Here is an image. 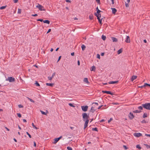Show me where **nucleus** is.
I'll return each instance as SVG.
<instances>
[{"instance_id":"7","label":"nucleus","mask_w":150,"mask_h":150,"mask_svg":"<svg viewBox=\"0 0 150 150\" xmlns=\"http://www.w3.org/2000/svg\"><path fill=\"white\" fill-rule=\"evenodd\" d=\"M133 135L134 136L137 137H139L142 136V134L140 133H134Z\"/></svg>"},{"instance_id":"46","label":"nucleus","mask_w":150,"mask_h":150,"mask_svg":"<svg viewBox=\"0 0 150 150\" xmlns=\"http://www.w3.org/2000/svg\"><path fill=\"white\" fill-rule=\"evenodd\" d=\"M112 120V118H110L109 120L108 121V123H110Z\"/></svg>"},{"instance_id":"12","label":"nucleus","mask_w":150,"mask_h":150,"mask_svg":"<svg viewBox=\"0 0 150 150\" xmlns=\"http://www.w3.org/2000/svg\"><path fill=\"white\" fill-rule=\"evenodd\" d=\"M125 42L127 43H129L130 42V38L129 36H127Z\"/></svg>"},{"instance_id":"30","label":"nucleus","mask_w":150,"mask_h":150,"mask_svg":"<svg viewBox=\"0 0 150 150\" xmlns=\"http://www.w3.org/2000/svg\"><path fill=\"white\" fill-rule=\"evenodd\" d=\"M147 117V114L146 113H144L143 115V117L145 118Z\"/></svg>"},{"instance_id":"50","label":"nucleus","mask_w":150,"mask_h":150,"mask_svg":"<svg viewBox=\"0 0 150 150\" xmlns=\"http://www.w3.org/2000/svg\"><path fill=\"white\" fill-rule=\"evenodd\" d=\"M13 1L14 3H16L18 2V0H13Z\"/></svg>"},{"instance_id":"59","label":"nucleus","mask_w":150,"mask_h":150,"mask_svg":"<svg viewBox=\"0 0 150 150\" xmlns=\"http://www.w3.org/2000/svg\"><path fill=\"white\" fill-rule=\"evenodd\" d=\"M145 136H147V137H150V134H145Z\"/></svg>"},{"instance_id":"64","label":"nucleus","mask_w":150,"mask_h":150,"mask_svg":"<svg viewBox=\"0 0 150 150\" xmlns=\"http://www.w3.org/2000/svg\"><path fill=\"white\" fill-rule=\"evenodd\" d=\"M71 56H74V52H72L71 54Z\"/></svg>"},{"instance_id":"33","label":"nucleus","mask_w":150,"mask_h":150,"mask_svg":"<svg viewBox=\"0 0 150 150\" xmlns=\"http://www.w3.org/2000/svg\"><path fill=\"white\" fill-rule=\"evenodd\" d=\"M136 148L139 149H141V148L140 145L139 144H138L136 145Z\"/></svg>"},{"instance_id":"55","label":"nucleus","mask_w":150,"mask_h":150,"mask_svg":"<svg viewBox=\"0 0 150 150\" xmlns=\"http://www.w3.org/2000/svg\"><path fill=\"white\" fill-rule=\"evenodd\" d=\"M55 73H53L52 75V77L53 78V77H54V76H55Z\"/></svg>"},{"instance_id":"43","label":"nucleus","mask_w":150,"mask_h":150,"mask_svg":"<svg viewBox=\"0 0 150 150\" xmlns=\"http://www.w3.org/2000/svg\"><path fill=\"white\" fill-rule=\"evenodd\" d=\"M48 79L49 80H51L53 78L52 76H48Z\"/></svg>"},{"instance_id":"38","label":"nucleus","mask_w":150,"mask_h":150,"mask_svg":"<svg viewBox=\"0 0 150 150\" xmlns=\"http://www.w3.org/2000/svg\"><path fill=\"white\" fill-rule=\"evenodd\" d=\"M150 86V84H149L147 83H144V87L145 86Z\"/></svg>"},{"instance_id":"25","label":"nucleus","mask_w":150,"mask_h":150,"mask_svg":"<svg viewBox=\"0 0 150 150\" xmlns=\"http://www.w3.org/2000/svg\"><path fill=\"white\" fill-rule=\"evenodd\" d=\"M101 38L103 40H105L106 39V37L103 35L102 36Z\"/></svg>"},{"instance_id":"10","label":"nucleus","mask_w":150,"mask_h":150,"mask_svg":"<svg viewBox=\"0 0 150 150\" xmlns=\"http://www.w3.org/2000/svg\"><path fill=\"white\" fill-rule=\"evenodd\" d=\"M128 117L130 119L132 120L133 119L134 116L132 113L131 112H130L128 115Z\"/></svg>"},{"instance_id":"23","label":"nucleus","mask_w":150,"mask_h":150,"mask_svg":"<svg viewBox=\"0 0 150 150\" xmlns=\"http://www.w3.org/2000/svg\"><path fill=\"white\" fill-rule=\"evenodd\" d=\"M141 112V110H136L133 111V112L134 113H139Z\"/></svg>"},{"instance_id":"52","label":"nucleus","mask_w":150,"mask_h":150,"mask_svg":"<svg viewBox=\"0 0 150 150\" xmlns=\"http://www.w3.org/2000/svg\"><path fill=\"white\" fill-rule=\"evenodd\" d=\"M94 104H96L97 106L98 105V103H93L92 104L93 105Z\"/></svg>"},{"instance_id":"36","label":"nucleus","mask_w":150,"mask_h":150,"mask_svg":"<svg viewBox=\"0 0 150 150\" xmlns=\"http://www.w3.org/2000/svg\"><path fill=\"white\" fill-rule=\"evenodd\" d=\"M6 6H1L0 7V9L2 10L4 9L5 8H6Z\"/></svg>"},{"instance_id":"34","label":"nucleus","mask_w":150,"mask_h":150,"mask_svg":"<svg viewBox=\"0 0 150 150\" xmlns=\"http://www.w3.org/2000/svg\"><path fill=\"white\" fill-rule=\"evenodd\" d=\"M143 107L142 106H139L138 108L139 109L141 110H142L143 109Z\"/></svg>"},{"instance_id":"6","label":"nucleus","mask_w":150,"mask_h":150,"mask_svg":"<svg viewBox=\"0 0 150 150\" xmlns=\"http://www.w3.org/2000/svg\"><path fill=\"white\" fill-rule=\"evenodd\" d=\"M8 79L10 82H13L15 80V78L12 77H8Z\"/></svg>"},{"instance_id":"1","label":"nucleus","mask_w":150,"mask_h":150,"mask_svg":"<svg viewBox=\"0 0 150 150\" xmlns=\"http://www.w3.org/2000/svg\"><path fill=\"white\" fill-rule=\"evenodd\" d=\"M142 106L145 109L148 110H150V102L148 103H146L142 104Z\"/></svg>"},{"instance_id":"39","label":"nucleus","mask_w":150,"mask_h":150,"mask_svg":"<svg viewBox=\"0 0 150 150\" xmlns=\"http://www.w3.org/2000/svg\"><path fill=\"white\" fill-rule=\"evenodd\" d=\"M32 125L34 128H35L36 129H38L37 127H36L34 125L33 123H32Z\"/></svg>"},{"instance_id":"53","label":"nucleus","mask_w":150,"mask_h":150,"mask_svg":"<svg viewBox=\"0 0 150 150\" xmlns=\"http://www.w3.org/2000/svg\"><path fill=\"white\" fill-rule=\"evenodd\" d=\"M38 16V15H37V14H32V16Z\"/></svg>"},{"instance_id":"2","label":"nucleus","mask_w":150,"mask_h":150,"mask_svg":"<svg viewBox=\"0 0 150 150\" xmlns=\"http://www.w3.org/2000/svg\"><path fill=\"white\" fill-rule=\"evenodd\" d=\"M82 116H83V121H85L86 120H88L89 118L88 115H87V113H83L82 114Z\"/></svg>"},{"instance_id":"28","label":"nucleus","mask_w":150,"mask_h":150,"mask_svg":"<svg viewBox=\"0 0 150 150\" xmlns=\"http://www.w3.org/2000/svg\"><path fill=\"white\" fill-rule=\"evenodd\" d=\"M27 98L29 100H30V101L32 102V103H34L35 102V101L34 100H33V99L30 98H29L28 97H27Z\"/></svg>"},{"instance_id":"22","label":"nucleus","mask_w":150,"mask_h":150,"mask_svg":"<svg viewBox=\"0 0 150 150\" xmlns=\"http://www.w3.org/2000/svg\"><path fill=\"white\" fill-rule=\"evenodd\" d=\"M81 47L82 50L83 51L85 50L86 47L84 45H82L81 46Z\"/></svg>"},{"instance_id":"37","label":"nucleus","mask_w":150,"mask_h":150,"mask_svg":"<svg viewBox=\"0 0 150 150\" xmlns=\"http://www.w3.org/2000/svg\"><path fill=\"white\" fill-rule=\"evenodd\" d=\"M21 9L18 8V13L20 14L21 13Z\"/></svg>"},{"instance_id":"9","label":"nucleus","mask_w":150,"mask_h":150,"mask_svg":"<svg viewBox=\"0 0 150 150\" xmlns=\"http://www.w3.org/2000/svg\"><path fill=\"white\" fill-rule=\"evenodd\" d=\"M97 18L98 20V21L100 23V24L102 25V19H100V18L101 17V14H99V15H98V16H97Z\"/></svg>"},{"instance_id":"15","label":"nucleus","mask_w":150,"mask_h":150,"mask_svg":"<svg viewBox=\"0 0 150 150\" xmlns=\"http://www.w3.org/2000/svg\"><path fill=\"white\" fill-rule=\"evenodd\" d=\"M111 9L112 11V13L115 14L117 11V10L115 8H111Z\"/></svg>"},{"instance_id":"4","label":"nucleus","mask_w":150,"mask_h":150,"mask_svg":"<svg viewBox=\"0 0 150 150\" xmlns=\"http://www.w3.org/2000/svg\"><path fill=\"white\" fill-rule=\"evenodd\" d=\"M81 108L82 110L86 112L87 110L88 107L87 105L86 106H81Z\"/></svg>"},{"instance_id":"3","label":"nucleus","mask_w":150,"mask_h":150,"mask_svg":"<svg viewBox=\"0 0 150 150\" xmlns=\"http://www.w3.org/2000/svg\"><path fill=\"white\" fill-rule=\"evenodd\" d=\"M36 7L38 8L39 10L41 11H45V9L44 8V7L39 4H38V5H37L36 6Z\"/></svg>"},{"instance_id":"41","label":"nucleus","mask_w":150,"mask_h":150,"mask_svg":"<svg viewBox=\"0 0 150 150\" xmlns=\"http://www.w3.org/2000/svg\"><path fill=\"white\" fill-rule=\"evenodd\" d=\"M26 133L27 134L28 136L30 138H31V135L28 132H26Z\"/></svg>"},{"instance_id":"45","label":"nucleus","mask_w":150,"mask_h":150,"mask_svg":"<svg viewBox=\"0 0 150 150\" xmlns=\"http://www.w3.org/2000/svg\"><path fill=\"white\" fill-rule=\"evenodd\" d=\"M89 19L91 20H92L93 18V16H89Z\"/></svg>"},{"instance_id":"11","label":"nucleus","mask_w":150,"mask_h":150,"mask_svg":"<svg viewBox=\"0 0 150 150\" xmlns=\"http://www.w3.org/2000/svg\"><path fill=\"white\" fill-rule=\"evenodd\" d=\"M85 123L84 125V129H85L88 126V123L89 122V120H85Z\"/></svg>"},{"instance_id":"17","label":"nucleus","mask_w":150,"mask_h":150,"mask_svg":"<svg viewBox=\"0 0 150 150\" xmlns=\"http://www.w3.org/2000/svg\"><path fill=\"white\" fill-rule=\"evenodd\" d=\"M118 82V81H110L108 82L109 84H113L117 83Z\"/></svg>"},{"instance_id":"60","label":"nucleus","mask_w":150,"mask_h":150,"mask_svg":"<svg viewBox=\"0 0 150 150\" xmlns=\"http://www.w3.org/2000/svg\"><path fill=\"white\" fill-rule=\"evenodd\" d=\"M34 146L35 147L36 146V143L35 142H34Z\"/></svg>"},{"instance_id":"61","label":"nucleus","mask_w":150,"mask_h":150,"mask_svg":"<svg viewBox=\"0 0 150 150\" xmlns=\"http://www.w3.org/2000/svg\"><path fill=\"white\" fill-rule=\"evenodd\" d=\"M77 64L78 65H79L80 64V61L79 60L78 61Z\"/></svg>"},{"instance_id":"5","label":"nucleus","mask_w":150,"mask_h":150,"mask_svg":"<svg viewBox=\"0 0 150 150\" xmlns=\"http://www.w3.org/2000/svg\"><path fill=\"white\" fill-rule=\"evenodd\" d=\"M96 10L97 11V13H95V15L96 16H98V15H99V14H101L100 13V12H103V11H100L98 9V7H97L96 8Z\"/></svg>"},{"instance_id":"49","label":"nucleus","mask_w":150,"mask_h":150,"mask_svg":"<svg viewBox=\"0 0 150 150\" xmlns=\"http://www.w3.org/2000/svg\"><path fill=\"white\" fill-rule=\"evenodd\" d=\"M142 123H146V121H145V120H143L142 121Z\"/></svg>"},{"instance_id":"27","label":"nucleus","mask_w":150,"mask_h":150,"mask_svg":"<svg viewBox=\"0 0 150 150\" xmlns=\"http://www.w3.org/2000/svg\"><path fill=\"white\" fill-rule=\"evenodd\" d=\"M144 145L146 146L147 149H150V146L147 144H144Z\"/></svg>"},{"instance_id":"20","label":"nucleus","mask_w":150,"mask_h":150,"mask_svg":"<svg viewBox=\"0 0 150 150\" xmlns=\"http://www.w3.org/2000/svg\"><path fill=\"white\" fill-rule=\"evenodd\" d=\"M43 22L44 23H46L48 24H49L50 23V21L48 20H43Z\"/></svg>"},{"instance_id":"18","label":"nucleus","mask_w":150,"mask_h":150,"mask_svg":"<svg viewBox=\"0 0 150 150\" xmlns=\"http://www.w3.org/2000/svg\"><path fill=\"white\" fill-rule=\"evenodd\" d=\"M111 39L113 42H117V39L115 37H112Z\"/></svg>"},{"instance_id":"16","label":"nucleus","mask_w":150,"mask_h":150,"mask_svg":"<svg viewBox=\"0 0 150 150\" xmlns=\"http://www.w3.org/2000/svg\"><path fill=\"white\" fill-rule=\"evenodd\" d=\"M137 76H133L131 79V81H133L134 80L136 79Z\"/></svg>"},{"instance_id":"29","label":"nucleus","mask_w":150,"mask_h":150,"mask_svg":"<svg viewBox=\"0 0 150 150\" xmlns=\"http://www.w3.org/2000/svg\"><path fill=\"white\" fill-rule=\"evenodd\" d=\"M122 52V49H120L117 52V54H120V53H121Z\"/></svg>"},{"instance_id":"31","label":"nucleus","mask_w":150,"mask_h":150,"mask_svg":"<svg viewBox=\"0 0 150 150\" xmlns=\"http://www.w3.org/2000/svg\"><path fill=\"white\" fill-rule=\"evenodd\" d=\"M92 130L93 131H98V128L97 127L93 128L92 129Z\"/></svg>"},{"instance_id":"63","label":"nucleus","mask_w":150,"mask_h":150,"mask_svg":"<svg viewBox=\"0 0 150 150\" xmlns=\"http://www.w3.org/2000/svg\"><path fill=\"white\" fill-rule=\"evenodd\" d=\"M101 55L102 56H103L104 54V53L102 52L101 53Z\"/></svg>"},{"instance_id":"57","label":"nucleus","mask_w":150,"mask_h":150,"mask_svg":"<svg viewBox=\"0 0 150 150\" xmlns=\"http://www.w3.org/2000/svg\"><path fill=\"white\" fill-rule=\"evenodd\" d=\"M105 120H104V119H102L101 120H100V122H104L105 121Z\"/></svg>"},{"instance_id":"47","label":"nucleus","mask_w":150,"mask_h":150,"mask_svg":"<svg viewBox=\"0 0 150 150\" xmlns=\"http://www.w3.org/2000/svg\"><path fill=\"white\" fill-rule=\"evenodd\" d=\"M97 58H98L99 59H100V55L99 54H98L97 55Z\"/></svg>"},{"instance_id":"35","label":"nucleus","mask_w":150,"mask_h":150,"mask_svg":"<svg viewBox=\"0 0 150 150\" xmlns=\"http://www.w3.org/2000/svg\"><path fill=\"white\" fill-rule=\"evenodd\" d=\"M40 112H41V113L43 114V115H46V112H45L42 111V110H40Z\"/></svg>"},{"instance_id":"42","label":"nucleus","mask_w":150,"mask_h":150,"mask_svg":"<svg viewBox=\"0 0 150 150\" xmlns=\"http://www.w3.org/2000/svg\"><path fill=\"white\" fill-rule=\"evenodd\" d=\"M17 115L19 117H21V114L20 113H18L17 114Z\"/></svg>"},{"instance_id":"24","label":"nucleus","mask_w":150,"mask_h":150,"mask_svg":"<svg viewBox=\"0 0 150 150\" xmlns=\"http://www.w3.org/2000/svg\"><path fill=\"white\" fill-rule=\"evenodd\" d=\"M46 85L48 86H52L54 85V84L53 83H46Z\"/></svg>"},{"instance_id":"21","label":"nucleus","mask_w":150,"mask_h":150,"mask_svg":"<svg viewBox=\"0 0 150 150\" xmlns=\"http://www.w3.org/2000/svg\"><path fill=\"white\" fill-rule=\"evenodd\" d=\"M83 81L87 83H89V82L88 81V79L87 78H85L84 79Z\"/></svg>"},{"instance_id":"26","label":"nucleus","mask_w":150,"mask_h":150,"mask_svg":"<svg viewBox=\"0 0 150 150\" xmlns=\"http://www.w3.org/2000/svg\"><path fill=\"white\" fill-rule=\"evenodd\" d=\"M69 105L73 107H75V106L74 105V104H72L71 103H69Z\"/></svg>"},{"instance_id":"32","label":"nucleus","mask_w":150,"mask_h":150,"mask_svg":"<svg viewBox=\"0 0 150 150\" xmlns=\"http://www.w3.org/2000/svg\"><path fill=\"white\" fill-rule=\"evenodd\" d=\"M35 84L37 86H40V85L39 83L37 81H36L35 83Z\"/></svg>"},{"instance_id":"13","label":"nucleus","mask_w":150,"mask_h":150,"mask_svg":"<svg viewBox=\"0 0 150 150\" xmlns=\"http://www.w3.org/2000/svg\"><path fill=\"white\" fill-rule=\"evenodd\" d=\"M97 109V108H96L93 106H92L91 109V111L92 112V113L94 112Z\"/></svg>"},{"instance_id":"14","label":"nucleus","mask_w":150,"mask_h":150,"mask_svg":"<svg viewBox=\"0 0 150 150\" xmlns=\"http://www.w3.org/2000/svg\"><path fill=\"white\" fill-rule=\"evenodd\" d=\"M102 92L104 93H107L108 94H110V95H113V94L110 91H103Z\"/></svg>"},{"instance_id":"40","label":"nucleus","mask_w":150,"mask_h":150,"mask_svg":"<svg viewBox=\"0 0 150 150\" xmlns=\"http://www.w3.org/2000/svg\"><path fill=\"white\" fill-rule=\"evenodd\" d=\"M67 149L68 150H72V148L69 146H68L67 147Z\"/></svg>"},{"instance_id":"44","label":"nucleus","mask_w":150,"mask_h":150,"mask_svg":"<svg viewBox=\"0 0 150 150\" xmlns=\"http://www.w3.org/2000/svg\"><path fill=\"white\" fill-rule=\"evenodd\" d=\"M38 21H40V22H43V20L42 19H39L37 20Z\"/></svg>"},{"instance_id":"48","label":"nucleus","mask_w":150,"mask_h":150,"mask_svg":"<svg viewBox=\"0 0 150 150\" xmlns=\"http://www.w3.org/2000/svg\"><path fill=\"white\" fill-rule=\"evenodd\" d=\"M18 106L19 108H22L23 107V106L21 104L18 105Z\"/></svg>"},{"instance_id":"58","label":"nucleus","mask_w":150,"mask_h":150,"mask_svg":"<svg viewBox=\"0 0 150 150\" xmlns=\"http://www.w3.org/2000/svg\"><path fill=\"white\" fill-rule=\"evenodd\" d=\"M103 106V105H101V106H99L98 107V108H97V109H100Z\"/></svg>"},{"instance_id":"19","label":"nucleus","mask_w":150,"mask_h":150,"mask_svg":"<svg viewBox=\"0 0 150 150\" xmlns=\"http://www.w3.org/2000/svg\"><path fill=\"white\" fill-rule=\"evenodd\" d=\"M96 70V68L95 66H92L90 68V70L91 71H95Z\"/></svg>"},{"instance_id":"51","label":"nucleus","mask_w":150,"mask_h":150,"mask_svg":"<svg viewBox=\"0 0 150 150\" xmlns=\"http://www.w3.org/2000/svg\"><path fill=\"white\" fill-rule=\"evenodd\" d=\"M123 147L125 149H127V147L125 145H123Z\"/></svg>"},{"instance_id":"54","label":"nucleus","mask_w":150,"mask_h":150,"mask_svg":"<svg viewBox=\"0 0 150 150\" xmlns=\"http://www.w3.org/2000/svg\"><path fill=\"white\" fill-rule=\"evenodd\" d=\"M61 56H60L59 57L58 59V61H57V62H58L59 61V60L61 59Z\"/></svg>"},{"instance_id":"56","label":"nucleus","mask_w":150,"mask_h":150,"mask_svg":"<svg viewBox=\"0 0 150 150\" xmlns=\"http://www.w3.org/2000/svg\"><path fill=\"white\" fill-rule=\"evenodd\" d=\"M51 31V29H49L48 30L47 32V33H49V32H50Z\"/></svg>"},{"instance_id":"62","label":"nucleus","mask_w":150,"mask_h":150,"mask_svg":"<svg viewBox=\"0 0 150 150\" xmlns=\"http://www.w3.org/2000/svg\"><path fill=\"white\" fill-rule=\"evenodd\" d=\"M96 2L98 3H100V0H96Z\"/></svg>"},{"instance_id":"8","label":"nucleus","mask_w":150,"mask_h":150,"mask_svg":"<svg viewBox=\"0 0 150 150\" xmlns=\"http://www.w3.org/2000/svg\"><path fill=\"white\" fill-rule=\"evenodd\" d=\"M62 137V136H61L58 138H57L54 139V141L53 143L54 144H56L59 140H60Z\"/></svg>"}]
</instances>
